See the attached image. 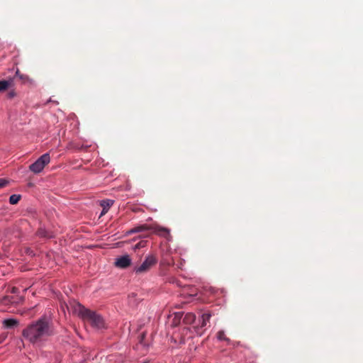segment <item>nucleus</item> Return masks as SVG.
<instances>
[{
  "label": "nucleus",
  "mask_w": 363,
  "mask_h": 363,
  "mask_svg": "<svg viewBox=\"0 0 363 363\" xmlns=\"http://www.w3.org/2000/svg\"><path fill=\"white\" fill-rule=\"evenodd\" d=\"M53 328L46 317L30 324L23 330V336L30 342L35 343L53 335Z\"/></svg>",
  "instance_id": "1"
},
{
  "label": "nucleus",
  "mask_w": 363,
  "mask_h": 363,
  "mask_svg": "<svg viewBox=\"0 0 363 363\" xmlns=\"http://www.w3.org/2000/svg\"><path fill=\"white\" fill-rule=\"evenodd\" d=\"M71 310L73 313L77 315L84 321L89 323L96 328H102L104 326V319L95 312L86 308L79 303H70Z\"/></svg>",
  "instance_id": "2"
},
{
  "label": "nucleus",
  "mask_w": 363,
  "mask_h": 363,
  "mask_svg": "<svg viewBox=\"0 0 363 363\" xmlns=\"http://www.w3.org/2000/svg\"><path fill=\"white\" fill-rule=\"evenodd\" d=\"M157 263V258L153 254L145 257V260L140 264H137L133 268V272L136 274H144L148 272L152 267Z\"/></svg>",
  "instance_id": "3"
},
{
  "label": "nucleus",
  "mask_w": 363,
  "mask_h": 363,
  "mask_svg": "<svg viewBox=\"0 0 363 363\" xmlns=\"http://www.w3.org/2000/svg\"><path fill=\"white\" fill-rule=\"evenodd\" d=\"M145 230H151L152 233L162 237H167L169 235V230L167 228L160 227L157 225H147L146 224L140 225L128 231V233H139Z\"/></svg>",
  "instance_id": "4"
},
{
  "label": "nucleus",
  "mask_w": 363,
  "mask_h": 363,
  "mask_svg": "<svg viewBox=\"0 0 363 363\" xmlns=\"http://www.w3.org/2000/svg\"><path fill=\"white\" fill-rule=\"evenodd\" d=\"M50 161V157L48 153L41 155L34 163L31 164L29 169L31 172L38 174L42 172L46 164Z\"/></svg>",
  "instance_id": "5"
},
{
  "label": "nucleus",
  "mask_w": 363,
  "mask_h": 363,
  "mask_svg": "<svg viewBox=\"0 0 363 363\" xmlns=\"http://www.w3.org/2000/svg\"><path fill=\"white\" fill-rule=\"evenodd\" d=\"M132 259L128 255H122L115 260V266L120 269H126L131 265Z\"/></svg>",
  "instance_id": "6"
},
{
  "label": "nucleus",
  "mask_w": 363,
  "mask_h": 363,
  "mask_svg": "<svg viewBox=\"0 0 363 363\" xmlns=\"http://www.w3.org/2000/svg\"><path fill=\"white\" fill-rule=\"evenodd\" d=\"M3 327L6 329H11L15 327H17L19 324V322L17 319L15 318H9L5 319L2 321Z\"/></svg>",
  "instance_id": "7"
},
{
  "label": "nucleus",
  "mask_w": 363,
  "mask_h": 363,
  "mask_svg": "<svg viewBox=\"0 0 363 363\" xmlns=\"http://www.w3.org/2000/svg\"><path fill=\"white\" fill-rule=\"evenodd\" d=\"M13 86V79L0 81V92L6 91L8 89Z\"/></svg>",
  "instance_id": "8"
},
{
  "label": "nucleus",
  "mask_w": 363,
  "mask_h": 363,
  "mask_svg": "<svg viewBox=\"0 0 363 363\" xmlns=\"http://www.w3.org/2000/svg\"><path fill=\"white\" fill-rule=\"evenodd\" d=\"M196 320V315L191 313H187L185 314L183 322L186 325L192 324Z\"/></svg>",
  "instance_id": "9"
},
{
  "label": "nucleus",
  "mask_w": 363,
  "mask_h": 363,
  "mask_svg": "<svg viewBox=\"0 0 363 363\" xmlns=\"http://www.w3.org/2000/svg\"><path fill=\"white\" fill-rule=\"evenodd\" d=\"M211 315L210 313H203L201 315V322L198 327L199 328H203L206 326L207 323H209Z\"/></svg>",
  "instance_id": "10"
},
{
  "label": "nucleus",
  "mask_w": 363,
  "mask_h": 363,
  "mask_svg": "<svg viewBox=\"0 0 363 363\" xmlns=\"http://www.w3.org/2000/svg\"><path fill=\"white\" fill-rule=\"evenodd\" d=\"M37 234L38 236L42 238H50L52 237L51 233L42 228L38 229Z\"/></svg>",
  "instance_id": "11"
},
{
  "label": "nucleus",
  "mask_w": 363,
  "mask_h": 363,
  "mask_svg": "<svg viewBox=\"0 0 363 363\" xmlns=\"http://www.w3.org/2000/svg\"><path fill=\"white\" fill-rule=\"evenodd\" d=\"M16 76L18 77L23 83H31L32 80L26 74H21L18 71L16 72Z\"/></svg>",
  "instance_id": "12"
},
{
  "label": "nucleus",
  "mask_w": 363,
  "mask_h": 363,
  "mask_svg": "<svg viewBox=\"0 0 363 363\" xmlns=\"http://www.w3.org/2000/svg\"><path fill=\"white\" fill-rule=\"evenodd\" d=\"M114 201L111 199L103 200L101 202V206L104 210H108L110 207L113 204Z\"/></svg>",
  "instance_id": "13"
},
{
  "label": "nucleus",
  "mask_w": 363,
  "mask_h": 363,
  "mask_svg": "<svg viewBox=\"0 0 363 363\" xmlns=\"http://www.w3.org/2000/svg\"><path fill=\"white\" fill-rule=\"evenodd\" d=\"M12 299L13 297L5 296L0 300V303L4 305H8L9 303L13 304V303H15V301H13Z\"/></svg>",
  "instance_id": "14"
},
{
  "label": "nucleus",
  "mask_w": 363,
  "mask_h": 363,
  "mask_svg": "<svg viewBox=\"0 0 363 363\" xmlns=\"http://www.w3.org/2000/svg\"><path fill=\"white\" fill-rule=\"evenodd\" d=\"M21 199V196L20 195H17V194H13L10 196L9 198V203L11 204H16L18 203V201H20Z\"/></svg>",
  "instance_id": "15"
},
{
  "label": "nucleus",
  "mask_w": 363,
  "mask_h": 363,
  "mask_svg": "<svg viewBox=\"0 0 363 363\" xmlns=\"http://www.w3.org/2000/svg\"><path fill=\"white\" fill-rule=\"evenodd\" d=\"M147 245V241L145 240H141L139 242H138L134 247L133 250L140 249L143 247H145Z\"/></svg>",
  "instance_id": "16"
},
{
  "label": "nucleus",
  "mask_w": 363,
  "mask_h": 363,
  "mask_svg": "<svg viewBox=\"0 0 363 363\" xmlns=\"http://www.w3.org/2000/svg\"><path fill=\"white\" fill-rule=\"evenodd\" d=\"M217 337L220 340H228V338H227L225 337V333L224 331L223 330H220L218 334H217Z\"/></svg>",
  "instance_id": "17"
},
{
  "label": "nucleus",
  "mask_w": 363,
  "mask_h": 363,
  "mask_svg": "<svg viewBox=\"0 0 363 363\" xmlns=\"http://www.w3.org/2000/svg\"><path fill=\"white\" fill-rule=\"evenodd\" d=\"M9 184V181L4 178H0V189L6 186Z\"/></svg>",
  "instance_id": "18"
},
{
  "label": "nucleus",
  "mask_w": 363,
  "mask_h": 363,
  "mask_svg": "<svg viewBox=\"0 0 363 363\" xmlns=\"http://www.w3.org/2000/svg\"><path fill=\"white\" fill-rule=\"evenodd\" d=\"M16 96V92L12 90L8 93V97L10 99L13 98Z\"/></svg>",
  "instance_id": "19"
},
{
  "label": "nucleus",
  "mask_w": 363,
  "mask_h": 363,
  "mask_svg": "<svg viewBox=\"0 0 363 363\" xmlns=\"http://www.w3.org/2000/svg\"><path fill=\"white\" fill-rule=\"evenodd\" d=\"M180 318H181V315L179 314H177L174 319H175V322H174V324L177 325V323L179 322L180 320Z\"/></svg>",
  "instance_id": "20"
},
{
  "label": "nucleus",
  "mask_w": 363,
  "mask_h": 363,
  "mask_svg": "<svg viewBox=\"0 0 363 363\" xmlns=\"http://www.w3.org/2000/svg\"><path fill=\"white\" fill-rule=\"evenodd\" d=\"M6 337H7L6 334H4V335L0 336V344L2 343L5 340Z\"/></svg>",
  "instance_id": "21"
},
{
  "label": "nucleus",
  "mask_w": 363,
  "mask_h": 363,
  "mask_svg": "<svg viewBox=\"0 0 363 363\" xmlns=\"http://www.w3.org/2000/svg\"><path fill=\"white\" fill-rule=\"evenodd\" d=\"M145 333H143L140 335V342L142 343L143 342V339L145 338Z\"/></svg>",
  "instance_id": "22"
},
{
  "label": "nucleus",
  "mask_w": 363,
  "mask_h": 363,
  "mask_svg": "<svg viewBox=\"0 0 363 363\" xmlns=\"http://www.w3.org/2000/svg\"><path fill=\"white\" fill-rule=\"evenodd\" d=\"M18 291V289L16 287H13L11 292L15 294Z\"/></svg>",
  "instance_id": "23"
},
{
  "label": "nucleus",
  "mask_w": 363,
  "mask_h": 363,
  "mask_svg": "<svg viewBox=\"0 0 363 363\" xmlns=\"http://www.w3.org/2000/svg\"><path fill=\"white\" fill-rule=\"evenodd\" d=\"M108 211V210H104V208H103L102 212H101V216H102V215H104V214L106 213Z\"/></svg>",
  "instance_id": "24"
}]
</instances>
